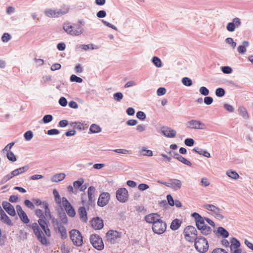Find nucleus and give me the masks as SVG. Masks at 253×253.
Segmentation results:
<instances>
[{"instance_id":"b1692460","label":"nucleus","mask_w":253,"mask_h":253,"mask_svg":"<svg viewBox=\"0 0 253 253\" xmlns=\"http://www.w3.org/2000/svg\"><path fill=\"white\" fill-rule=\"evenodd\" d=\"M172 157L176 159L177 160L187 166L189 167L192 166V163L190 161H189L188 160L184 158L178 153H174V156H172Z\"/></svg>"},{"instance_id":"f3484780","label":"nucleus","mask_w":253,"mask_h":253,"mask_svg":"<svg viewBox=\"0 0 253 253\" xmlns=\"http://www.w3.org/2000/svg\"><path fill=\"white\" fill-rule=\"evenodd\" d=\"M161 133L166 137L168 138H173L175 137L176 131L168 126H162Z\"/></svg>"},{"instance_id":"ddd939ff","label":"nucleus","mask_w":253,"mask_h":253,"mask_svg":"<svg viewBox=\"0 0 253 253\" xmlns=\"http://www.w3.org/2000/svg\"><path fill=\"white\" fill-rule=\"evenodd\" d=\"M110 200V194L107 192H103L100 194L97 201V205L103 207L107 205Z\"/></svg>"},{"instance_id":"5fc2aeb1","label":"nucleus","mask_w":253,"mask_h":253,"mask_svg":"<svg viewBox=\"0 0 253 253\" xmlns=\"http://www.w3.org/2000/svg\"><path fill=\"white\" fill-rule=\"evenodd\" d=\"M72 124H75V126H74V128H76L79 130H84V124L81 122H75L72 123Z\"/></svg>"},{"instance_id":"e2e57ef3","label":"nucleus","mask_w":253,"mask_h":253,"mask_svg":"<svg viewBox=\"0 0 253 253\" xmlns=\"http://www.w3.org/2000/svg\"><path fill=\"white\" fill-rule=\"evenodd\" d=\"M203 207L207 210L213 212L215 210L216 207L213 205L207 204L203 206Z\"/></svg>"},{"instance_id":"7c9ffc66","label":"nucleus","mask_w":253,"mask_h":253,"mask_svg":"<svg viewBox=\"0 0 253 253\" xmlns=\"http://www.w3.org/2000/svg\"><path fill=\"white\" fill-rule=\"evenodd\" d=\"M231 246H230V248L231 251H232L233 249H239V248L240 247V242L235 238L233 237L230 240Z\"/></svg>"},{"instance_id":"1a4fd4ad","label":"nucleus","mask_w":253,"mask_h":253,"mask_svg":"<svg viewBox=\"0 0 253 253\" xmlns=\"http://www.w3.org/2000/svg\"><path fill=\"white\" fill-rule=\"evenodd\" d=\"M62 203L67 214L70 217H74L76 214L75 211L66 198H62Z\"/></svg>"},{"instance_id":"338daca9","label":"nucleus","mask_w":253,"mask_h":253,"mask_svg":"<svg viewBox=\"0 0 253 253\" xmlns=\"http://www.w3.org/2000/svg\"><path fill=\"white\" fill-rule=\"evenodd\" d=\"M96 16L98 18H104L106 16V12L104 10H99L96 13Z\"/></svg>"},{"instance_id":"6e6d98bb","label":"nucleus","mask_w":253,"mask_h":253,"mask_svg":"<svg viewBox=\"0 0 253 253\" xmlns=\"http://www.w3.org/2000/svg\"><path fill=\"white\" fill-rule=\"evenodd\" d=\"M195 141L193 139L191 138H187L184 140L185 144L189 147L193 146L194 144Z\"/></svg>"},{"instance_id":"69168bd1","label":"nucleus","mask_w":253,"mask_h":253,"mask_svg":"<svg viewBox=\"0 0 253 253\" xmlns=\"http://www.w3.org/2000/svg\"><path fill=\"white\" fill-rule=\"evenodd\" d=\"M59 104L62 107H65L67 105V99L64 97H61L59 100Z\"/></svg>"},{"instance_id":"13d9d810","label":"nucleus","mask_w":253,"mask_h":253,"mask_svg":"<svg viewBox=\"0 0 253 253\" xmlns=\"http://www.w3.org/2000/svg\"><path fill=\"white\" fill-rule=\"evenodd\" d=\"M221 71L224 74H229L232 72V69L229 66H222Z\"/></svg>"},{"instance_id":"393cba45","label":"nucleus","mask_w":253,"mask_h":253,"mask_svg":"<svg viewBox=\"0 0 253 253\" xmlns=\"http://www.w3.org/2000/svg\"><path fill=\"white\" fill-rule=\"evenodd\" d=\"M213 232L217 236H218L217 235L218 234L220 236L224 238H226L229 236L228 232L222 227H219L217 228V231H214Z\"/></svg>"},{"instance_id":"4d7b16f0","label":"nucleus","mask_w":253,"mask_h":253,"mask_svg":"<svg viewBox=\"0 0 253 253\" xmlns=\"http://www.w3.org/2000/svg\"><path fill=\"white\" fill-rule=\"evenodd\" d=\"M84 183V179L80 178L79 180L74 182L73 185L76 189L79 188Z\"/></svg>"},{"instance_id":"2f4dec72","label":"nucleus","mask_w":253,"mask_h":253,"mask_svg":"<svg viewBox=\"0 0 253 253\" xmlns=\"http://www.w3.org/2000/svg\"><path fill=\"white\" fill-rule=\"evenodd\" d=\"M0 220L3 223L8 225L12 226L13 225L10 218L6 215V213L2 215L0 217Z\"/></svg>"},{"instance_id":"bf43d9fd","label":"nucleus","mask_w":253,"mask_h":253,"mask_svg":"<svg viewBox=\"0 0 253 253\" xmlns=\"http://www.w3.org/2000/svg\"><path fill=\"white\" fill-rule=\"evenodd\" d=\"M46 133L49 135H57L60 133V131L57 129L52 128L48 130Z\"/></svg>"},{"instance_id":"774afa93","label":"nucleus","mask_w":253,"mask_h":253,"mask_svg":"<svg viewBox=\"0 0 253 253\" xmlns=\"http://www.w3.org/2000/svg\"><path fill=\"white\" fill-rule=\"evenodd\" d=\"M223 107L225 110L231 113L233 112L234 111V107L232 105L227 103L224 104Z\"/></svg>"},{"instance_id":"6e6552de","label":"nucleus","mask_w":253,"mask_h":253,"mask_svg":"<svg viewBox=\"0 0 253 253\" xmlns=\"http://www.w3.org/2000/svg\"><path fill=\"white\" fill-rule=\"evenodd\" d=\"M117 199L121 203H126L128 200V193L125 188H119L116 193Z\"/></svg>"},{"instance_id":"37998d69","label":"nucleus","mask_w":253,"mask_h":253,"mask_svg":"<svg viewBox=\"0 0 253 253\" xmlns=\"http://www.w3.org/2000/svg\"><path fill=\"white\" fill-rule=\"evenodd\" d=\"M58 214L59 217L62 221V222L64 224H66L68 222V218L65 213L64 212L59 211Z\"/></svg>"},{"instance_id":"f8f14e48","label":"nucleus","mask_w":253,"mask_h":253,"mask_svg":"<svg viewBox=\"0 0 253 253\" xmlns=\"http://www.w3.org/2000/svg\"><path fill=\"white\" fill-rule=\"evenodd\" d=\"M74 27L70 24V22L66 23L63 24V28L64 30L69 35L73 36H78L82 34V31H78L77 30L73 29Z\"/></svg>"},{"instance_id":"9b49d317","label":"nucleus","mask_w":253,"mask_h":253,"mask_svg":"<svg viewBox=\"0 0 253 253\" xmlns=\"http://www.w3.org/2000/svg\"><path fill=\"white\" fill-rule=\"evenodd\" d=\"M187 126L195 129H204L206 128V125L204 123L196 120H192L188 121Z\"/></svg>"},{"instance_id":"4468645a","label":"nucleus","mask_w":253,"mask_h":253,"mask_svg":"<svg viewBox=\"0 0 253 253\" xmlns=\"http://www.w3.org/2000/svg\"><path fill=\"white\" fill-rule=\"evenodd\" d=\"M161 183L167 187L172 188L174 190L179 189L182 185L180 180L176 179H171L169 182H164Z\"/></svg>"},{"instance_id":"f03ea898","label":"nucleus","mask_w":253,"mask_h":253,"mask_svg":"<svg viewBox=\"0 0 253 253\" xmlns=\"http://www.w3.org/2000/svg\"><path fill=\"white\" fill-rule=\"evenodd\" d=\"M194 242L195 248L198 252L205 253L208 251L209 247L208 241L205 237L199 235Z\"/></svg>"},{"instance_id":"a18cd8bd","label":"nucleus","mask_w":253,"mask_h":253,"mask_svg":"<svg viewBox=\"0 0 253 253\" xmlns=\"http://www.w3.org/2000/svg\"><path fill=\"white\" fill-rule=\"evenodd\" d=\"M212 229L211 227L207 225V227L205 228V229L202 230L200 233L201 234L204 236L209 235L212 233Z\"/></svg>"},{"instance_id":"4be33fe9","label":"nucleus","mask_w":253,"mask_h":253,"mask_svg":"<svg viewBox=\"0 0 253 253\" xmlns=\"http://www.w3.org/2000/svg\"><path fill=\"white\" fill-rule=\"evenodd\" d=\"M38 223L43 230L45 235L48 236H50V231L47 225V223L46 221L42 219H39L38 220Z\"/></svg>"},{"instance_id":"6ab92c4d","label":"nucleus","mask_w":253,"mask_h":253,"mask_svg":"<svg viewBox=\"0 0 253 253\" xmlns=\"http://www.w3.org/2000/svg\"><path fill=\"white\" fill-rule=\"evenodd\" d=\"M161 218L160 215L157 213H150L145 217L146 222L148 223L152 224L153 225H154V223H155Z\"/></svg>"},{"instance_id":"4c0bfd02","label":"nucleus","mask_w":253,"mask_h":253,"mask_svg":"<svg viewBox=\"0 0 253 253\" xmlns=\"http://www.w3.org/2000/svg\"><path fill=\"white\" fill-rule=\"evenodd\" d=\"M66 175H53L51 178V180L52 182H58L63 180Z\"/></svg>"},{"instance_id":"2eb2a0df","label":"nucleus","mask_w":253,"mask_h":253,"mask_svg":"<svg viewBox=\"0 0 253 253\" xmlns=\"http://www.w3.org/2000/svg\"><path fill=\"white\" fill-rule=\"evenodd\" d=\"M91 227L95 230H100L104 226L103 220L100 217H93L90 221Z\"/></svg>"},{"instance_id":"dca6fc26","label":"nucleus","mask_w":253,"mask_h":253,"mask_svg":"<svg viewBox=\"0 0 253 253\" xmlns=\"http://www.w3.org/2000/svg\"><path fill=\"white\" fill-rule=\"evenodd\" d=\"M241 24L240 18L236 17L234 18L232 22H229L226 26V29L228 31L232 32L235 31L236 27H239Z\"/></svg>"},{"instance_id":"c85d7f7f","label":"nucleus","mask_w":253,"mask_h":253,"mask_svg":"<svg viewBox=\"0 0 253 253\" xmlns=\"http://www.w3.org/2000/svg\"><path fill=\"white\" fill-rule=\"evenodd\" d=\"M102 130L101 127L98 125L92 124L90 125L89 131L90 133H97L101 132Z\"/></svg>"},{"instance_id":"0eeeda50","label":"nucleus","mask_w":253,"mask_h":253,"mask_svg":"<svg viewBox=\"0 0 253 253\" xmlns=\"http://www.w3.org/2000/svg\"><path fill=\"white\" fill-rule=\"evenodd\" d=\"M90 242L92 246L98 251H101L104 249V245L102 238L96 234H92L89 238Z\"/></svg>"},{"instance_id":"864d4df0","label":"nucleus","mask_w":253,"mask_h":253,"mask_svg":"<svg viewBox=\"0 0 253 253\" xmlns=\"http://www.w3.org/2000/svg\"><path fill=\"white\" fill-rule=\"evenodd\" d=\"M123 98V94L122 92H118L113 94V98L117 101H120Z\"/></svg>"},{"instance_id":"de8ad7c7","label":"nucleus","mask_w":253,"mask_h":253,"mask_svg":"<svg viewBox=\"0 0 253 253\" xmlns=\"http://www.w3.org/2000/svg\"><path fill=\"white\" fill-rule=\"evenodd\" d=\"M182 83L186 86H190L192 85V81L188 77H184L182 78Z\"/></svg>"},{"instance_id":"3c124183","label":"nucleus","mask_w":253,"mask_h":253,"mask_svg":"<svg viewBox=\"0 0 253 253\" xmlns=\"http://www.w3.org/2000/svg\"><path fill=\"white\" fill-rule=\"evenodd\" d=\"M136 117L141 121H144L146 118V115L144 112L141 111H139L136 113Z\"/></svg>"},{"instance_id":"58836bf2","label":"nucleus","mask_w":253,"mask_h":253,"mask_svg":"<svg viewBox=\"0 0 253 253\" xmlns=\"http://www.w3.org/2000/svg\"><path fill=\"white\" fill-rule=\"evenodd\" d=\"M215 94L218 97H222L225 94V90L222 87H218L216 89Z\"/></svg>"},{"instance_id":"a19ab883","label":"nucleus","mask_w":253,"mask_h":253,"mask_svg":"<svg viewBox=\"0 0 253 253\" xmlns=\"http://www.w3.org/2000/svg\"><path fill=\"white\" fill-rule=\"evenodd\" d=\"M141 154L144 156H153V152L151 150H147L145 147H143L141 151Z\"/></svg>"},{"instance_id":"5701e85b","label":"nucleus","mask_w":253,"mask_h":253,"mask_svg":"<svg viewBox=\"0 0 253 253\" xmlns=\"http://www.w3.org/2000/svg\"><path fill=\"white\" fill-rule=\"evenodd\" d=\"M78 213L80 219L84 222L87 220V212L84 207H81L78 209Z\"/></svg>"},{"instance_id":"c03bdc74","label":"nucleus","mask_w":253,"mask_h":253,"mask_svg":"<svg viewBox=\"0 0 253 253\" xmlns=\"http://www.w3.org/2000/svg\"><path fill=\"white\" fill-rule=\"evenodd\" d=\"M53 194L54 196L55 201L56 203L60 204L61 203V199L58 191L56 189L53 190Z\"/></svg>"},{"instance_id":"8fccbe9b","label":"nucleus","mask_w":253,"mask_h":253,"mask_svg":"<svg viewBox=\"0 0 253 253\" xmlns=\"http://www.w3.org/2000/svg\"><path fill=\"white\" fill-rule=\"evenodd\" d=\"M33 137V133L31 130H28L24 134V137L26 141L31 140Z\"/></svg>"},{"instance_id":"c756f323","label":"nucleus","mask_w":253,"mask_h":253,"mask_svg":"<svg viewBox=\"0 0 253 253\" xmlns=\"http://www.w3.org/2000/svg\"><path fill=\"white\" fill-rule=\"evenodd\" d=\"M56 230L60 233V237L62 239H65L67 238L68 236L67 231L63 225L59 226V228L56 229Z\"/></svg>"},{"instance_id":"09e8293b","label":"nucleus","mask_w":253,"mask_h":253,"mask_svg":"<svg viewBox=\"0 0 253 253\" xmlns=\"http://www.w3.org/2000/svg\"><path fill=\"white\" fill-rule=\"evenodd\" d=\"M53 117L51 115H45L42 118V122L44 124H48L53 120Z\"/></svg>"},{"instance_id":"f704fd0d","label":"nucleus","mask_w":253,"mask_h":253,"mask_svg":"<svg viewBox=\"0 0 253 253\" xmlns=\"http://www.w3.org/2000/svg\"><path fill=\"white\" fill-rule=\"evenodd\" d=\"M238 112L244 118L248 119L249 118V115L247 109L244 106H240L238 108Z\"/></svg>"},{"instance_id":"bb28decb","label":"nucleus","mask_w":253,"mask_h":253,"mask_svg":"<svg viewBox=\"0 0 253 253\" xmlns=\"http://www.w3.org/2000/svg\"><path fill=\"white\" fill-rule=\"evenodd\" d=\"M182 220L176 218L173 220L170 224V228L173 231L177 230L182 224Z\"/></svg>"},{"instance_id":"412c9836","label":"nucleus","mask_w":253,"mask_h":253,"mask_svg":"<svg viewBox=\"0 0 253 253\" xmlns=\"http://www.w3.org/2000/svg\"><path fill=\"white\" fill-rule=\"evenodd\" d=\"M95 188L93 186H90L88 188L87 194L88 197V202L90 205H95Z\"/></svg>"},{"instance_id":"f257e3e1","label":"nucleus","mask_w":253,"mask_h":253,"mask_svg":"<svg viewBox=\"0 0 253 253\" xmlns=\"http://www.w3.org/2000/svg\"><path fill=\"white\" fill-rule=\"evenodd\" d=\"M183 235L186 241L190 243L194 242L199 236L196 228L191 225L187 226L184 228Z\"/></svg>"},{"instance_id":"680f3d73","label":"nucleus","mask_w":253,"mask_h":253,"mask_svg":"<svg viewBox=\"0 0 253 253\" xmlns=\"http://www.w3.org/2000/svg\"><path fill=\"white\" fill-rule=\"evenodd\" d=\"M25 205L28 208L33 210L35 208L33 203L29 200H25L24 201Z\"/></svg>"},{"instance_id":"e433bc0d","label":"nucleus","mask_w":253,"mask_h":253,"mask_svg":"<svg viewBox=\"0 0 253 253\" xmlns=\"http://www.w3.org/2000/svg\"><path fill=\"white\" fill-rule=\"evenodd\" d=\"M152 62L153 64L157 68H160L162 66V63L161 59L157 56H154L152 59Z\"/></svg>"},{"instance_id":"49530a36","label":"nucleus","mask_w":253,"mask_h":253,"mask_svg":"<svg viewBox=\"0 0 253 253\" xmlns=\"http://www.w3.org/2000/svg\"><path fill=\"white\" fill-rule=\"evenodd\" d=\"M70 80L71 82H76L78 83H81L83 81L81 78L74 74L70 76Z\"/></svg>"},{"instance_id":"a211bd4d","label":"nucleus","mask_w":253,"mask_h":253,"mask_svg":"<svg viewBox=\"0 0 253 253\" xmlns=\"http://www.w3.org/2000/svg\"><path fill=\"white\" fill-rule=\"evenodd\" d=\"M2 206L4 210L9 215L12 216L16 215V212L14 207L9 202L3 201L2 203Z\"/></svg>"},{"instance_id":"79ce46f5","label":"nucleus","mask_w":253,"mask_h":253,"mask_svg":"<svg viewBox=\"0 0 253 253\" xmlns=\"http://www.w3.org/2000/svg\"><path fill=\"white\" fill-rule=\"evenodd\" d=\"M6 157L9 161L12 162H15L17 160L16 156L12 151L7 152L6 154Z\"/></svg>"},{"instance_id":"72a5a7b5","label":"nucleus","mask_w":253,"mask_h":253,"mask_svg":"<svg viewBox=\"0 0 253 253\" xmlns=\"http://www.w3.org/2000/svg\"><path fill=\"white\" fill-rule=\"evenodd\" d=\"M243 45H239L238 47V51L240 54H244L246 51V47H248L249 45L248 41H244L242 42Z\"/></svg>"},{"instance_id":"20e7f679","label":"nucleus","mask_w":253,"mask_h":253,"mask_svg":"<svg viewBox=\"0 0 253 253\" xmlns=\"http://www.w3.org/2000/svg\"><path fill=\"white\" fill-rule=\"evenodd\" d=\"M70 237L73 244L77 247H81L83 244V239L80 232L76 229H73L70 232Z\"/></svg>"},{"instance_id":"052dcab7","label":"nucleus","mask_w":253,"mask_h":253,"mask_svg":"<svg viewBox=\"0 0 253 253\" xmlns=\"http://www.w3.org/2000/svg\"><path fill=\"white\" fill-rule=\"evenodd\" d=\"M226 43L231 45L233 48H235L236 46V42H235L232 38H227L225 40Z\"/></svg>"},{"instance_id":"0e129e2a","label":"nucleus","mask_w":253,"mask_h":253,"mask_svg":"<svg viewBox=\"0 0 253 253\" xmlns=\"http://www.w3.org/2000/svg\"><path fill=\"white\" fill-rule=\"evenodd\" d=\"M166 93V89L165 87H159L157 90V94L158 96H162Z\"/></svg>"},{"instance_id":"a878e982","label":"nucleus","mask_w":253,"mask_h":253,"mask_svg":"<svg viewBox=\"0 0 253 253\" xmlns=\"http://www.w3.org/2000/svg\"><path fill=\"white\" fill-rule=\"evenodd\" d=\"M214 214V217L220 220H222L224 218V216L223 215L224 211L223 210L216 207L215 210L212 212Z\"/></svg>"},{"instance_id":"9d476101","label":"nucleus","mask_w":253,"mask_h":253,"mask_svg":"<svg viewBox=\"0 0 253 253\" xmlns=\"http://www.w3.org/2000/svg\"><path fill=\"white\" fill-rule=\"evenodd\" d=\"M120 237L121 233L113 230H109L106 234L107 241L111 244H114L116 242V240L120 238Z\"/></svg>"},{"instance_id":"cd10ccee","label":"nucleus","mask_w":253,"mask_h":253,"mask_svg":"<svg viewBox=\"0 0 253 253\" xmlns=\"http://www.w3.org/2000/svg\"><path fill=\"white\" fill-rule=\"evenodd\" d=\"M192 151L197 153L201 155H203L207 158H210L211 154L207 150L201 149L199 147H195L192 149Z\"/></svg>"},{"instance_id":"39448f33","label":"nucleus","mask_w":253,"mask_h":253,"mask_svg":"<svg viewBox=\"0 0 253 253\" xmlns=\"http://www.w3.org/2000/svg\"><path fill=\"white\" fill-rule=\"evenodd\" d=\"M31 228L38 241L42 244L46 245L47 244V239L44 236L42 231L40 229L38 223L36 222L32 223Z\"/></svg>"},{"instance_id":"473e14b6","label":"nucleus","mask_w":253,"mask_h":253,"mask_svg":"<svg viewBox=\"0 0 253 253\" xmlns=\"http://www.w3.org/2000/svg\"><path fill=\"white\" fill-rule=\"evenodd\" d=\"M43 208L44 209V215H46L47 217L49 218H52V215L50 213V210L49 209V205L47 202L43 201L42 202Z\"/></svg>"},{"instance_id":"603ef678","label":"nucleus","mask_w":253,"mask_h":253,"mask_svg":"<svg viewBox=\"0 0 253 253\" xmlns=\"http://www.w3.org/2000/svg\"><path fill=\"white\" fill-rule=\"evenodd\" d=\"M199 92L201 94L204 96H207L210 93L209 90L205 86L201 87L199 89Z\"/></svg>"},{"instance_id":"ea45409f","label":"nucleus","mask_w":253,"mask_h":253,"mask_svg":"<svg viewBox=\"0 0 253 253\" xmlns=\"http://www.w3.org/2000/svg\"><path fill=\"white\" fill-rule=\"evenodd\" d=\"M51 219L52 220V223L53 226L55 229L59 228V226H62V223L57 218H55V217H53L52 216V218Z\"/></svg>"},{"instance_id":"aec40b11","label":"nucleus","mask_w":253,"mask_h":253,"mask_svg":"<svg viewBox=\"0 0 253 253\" xmlns=\"http://www.w3.org/2000/svg\"><path fill=\"white\" fill-rule=\"evenodd\" d=\"M191 216L195 219L196 225L197 227H199L200 225L206 224L205 223V217L202 216L197 212H193Z\"/></svg>"},{"instance_id":"7ed1b4c3","label":"nucleus","mask_w":253,"mask_h":253,"mask_svg":"<svg viewBox=\"0 0 253 253\" xmlns=\"http://www.w3.org/2000/svg\"><path fill=\"white\" fill-rule=\"evenodd\" d=\"M69 8V6L61 9L47 8L44 11V14L49 18H58L67 13Z\"/></svg>"},{"instance_id":"423d86ee","label":"nucleus","mask_w":253,"mask_h":253,"mask_svg":"<svg viewBox=\"0 0 253 253\" xmlns=\"http://www.w3.org/2000/svg\"><path fill=\"white\" fill-rule=\"evenodd\" d=\"M152 229L154 233L158 235H161L165 232L167 229V224L161 218L154 225H152Z\"/></svg>"},{"instance_id":"c9c22d12","label":"nucleus","mask_w":253,"mask_h":253,"mask_svg":"<svg viewBox=\"0 0 253 253\" xmlns=\"http://www.w3.org/2000/svg\"><path fill=\"white\" fill-rule=\"evenodd\" d=\"M18 215L19 216V218H20L21 220L24 223L27 224L29 222L30 220L24 211Z\"/></svg>"}]
</instances>
